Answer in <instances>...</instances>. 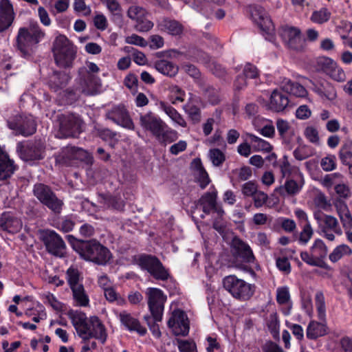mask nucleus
Returning <instances> with one entry per match:
<instances>
[{"mask_svg": "<svg viewBox=\"0 0 352 352\" xmlns=\"http://www.w3.org/2000/svg\"><path fill=\"white\" fill-rule=\"evenodd\" d=\"M352 254L351 248L346 244H341L336 247L329 254V260L336 263L340 260L343 256H349Z\"/></svg>", "mask_w": 352, "mask_h": 352, "instance_id": "obj_42", "label": "nucleus"}, {"mask_svg": "<svg viewBox=\"0 0 352 352\" xmlns=\"http://www.w3.org/2000/svg\"><path fill=\"white\" fill-rule=\"evenodd\" d=\"M60 138L74 137L81 132L82 122L74 114H61L58 116Z\"/></svg>", "mask_w": 352, "mask_h": 352, "instance_id": "obj_11", "label": "nucleus"}, {"mask_svg": "<svg viewBox=\"0 0 352 352\" xmlns=\"http://www.w3.org/2000/svg\"><path fill=\"white\" fill-rule=\"evenodd\" d=\"M305 136L309 141H310L312 143H318L319 142V135L318 130L312 126H307L304 132Z\"/></svg>", "mask_w": 352, "mask_h": 352, "instance_id": "obj_62", "label": "nucleus"}, {"mask_svg": "<svg viewBox=\"0 0 352 352\" xmlns=\"http://www.w3.org/2000/svg\"><path fill=\"white\" fill-rule=\"evenodd\" d=\"M320 165L324 171H331L334 170L336 167V157L334 155H330L322 158Z\"/></svg>", "mask_w": 352, "mask_h": 352, "instance_id": "obj_57", "label": "nucleus"}, {"mask_svg": "<svg viewBox=\"0 0 352 352\" xmlns=\"http://www.w3.org/2000/svg\"><path fill=\"white\" fill-rule=\"evenodd\" d=\"M314 234V230L311 223H305L300 233L298 241L300 243L306 245Z\"/></svg>", "mask_w": 352, "mask_h": 352, "instance_id": "obj_53", "label": "nucleus"}, {"mask_svg": "<svg viewBox=\"0 0 352 352\" xmlns=\"http://www.w3.org/2000/svg\"><path fill=\"white\" fill-rule=\"evenodd\" d=\"M70 289L72 292V296L76 305L79 307H87L89 305V296L85 290L83 285H77Z\"/></svg>", "mask_w": 352, "mask_h": 352, "instance_id": "obj_38", "label": "nucleus"}, {"mask_svg": "<svg viewBox=\"0 0 352 352\" xmlns=\"http://www.w3.org/2000/svg\"><path fill=\"white\" fill-rule=\"evenodd\" d=\"M74 248L82 258L98 265H104L111 258L109 249L96 240L79 241Z\"/></svg>", "mask_w": 352, "mask_h": 352, "instance_id": "obj_3", "label": "nucleus"}, {"mask_svg": "<svg viewBox=\"0 0 352 352\" xmlns=\"http://www.w3.org/2000/svg\"><path fill=\"white\" fill-rule=\"evenodd\" d=\"M43 241L48 252L56 256H64L66 245L60 236L56 232L45 231L43 234Z\"/></svg>", "mask_w": 352, "mask_h": 352, "instance_id": "obj_15", "label": "nucleus"}, {"mask_svg": "<svg viewBox=\"0 0 352 352\" xmlns=\"http://www.w3.org/2000/svg\"><path fill=\"white\" fill-rule=\"evenodd\" d=\"M153 23L146 18H142L140 21L136 22L135 29L137 31L140 32H146L149 31L153 28Z\"/></svg>", "mask_w": 352, "mask_h": 352, "instance_id": "obj_58", "label": "nucleus"}, {"mask_svg": "<svg viewBox=\"0 0 352 352\" xmlns=\"http://www.w3.org/2000/svg\"><path fill=\"white\" fill-rule=\"evenodd\" d=\"M80 75V91L86 95L96 94L100 87L99 78L89 73Z\"/></svg>", "mask_w": 352, "mask_h": 352, "instance_id": "obj_24", "label": "nucleus"}, {"mask_svg": "<svg viewBox=\"0 0 352 352\" xmlns=\"http://www.w3.org/2000/svg\"><path fill=\"white\" fill-rule=\"evenodd\" d=\"M159 108L164 111L175 123L182 127H186L187 123L182 116L173 107L167 103L160 101Z\"/></svg>", "mask_w": 352, "mask_h": 352, "instance_id": "obj_31", "label": "nucleus"}, {"mask_svg": "<svg viewBox=\"0 0 352 352\" xmlns=\"http://www.w3.org/2000/svg\"><path fill=\"white\" fill-rule=\"evenodd\" d=\"M280 170L283 178L302 177V174L296 166H292L286 155L282 158Z\"/></svg>", "mask_w": 352, "mask_h": 352, "instance_id": "obj_33", "label": "nucleus"}, {"mask_svg": "<svg viewBox=\"0 0 352 352\" xmlns=\"http://www.w3.org/2000/svg\"><path fill=\"white\" fill-rule=\"evenodd\" d=\"M314 90L321 98L329 100H333L337 96L335 89L329 83L316 85Z\"/></svg>", "mask_w": 352, "mask_h": 352, "instance_id": "obj_41", "label": "nucleus"}, {"mask_svg": "<svg viewBox=\"0 0 352 352\" xmlns=\"http://www.w3.org/2000/svg\"><path fill=\"white\" fill-rule=\"evenodd\" d=\"M85 0H74V8L75 11L82 13L85 16H89L91 10L89 6L85 3Z\"/></svg>", "mask_w": 352, "mask_h": 352, "instance_id": "obj_61", "label": "nucleus"}, {"mask_svg": "<svg viewBox=\"0 0 352 352\" xmlns=\"http://www.w3.org/2000/svg\"><path fill=\"white\" fill-rule=\"evenodd\" d=\"M330 16L331 12L327 8H322L313 12L311 20L316 23L322 24L328 21Z\"/></svg>", "mask_w": 352, "mask_h": 352, "instance_id": "obj_48", "label": "nucleus"}, {"mask_svg": "<svg viewBox=\"0 0 352 352\" xmlns=\"http://www.w3.org/2000/svg\"><path fill=\"white\" fill-rule=\"evenodd\" d=\"M157 28L172 36H179L183 33L184 26L179 21L168 18H162L157 22Z\"/></svg>", "mask_w": 352, "mask_h": 352, "instance_id": "obj_28", "label": "nucleus"}, {"mask_svg": "<svg viewBox=\"0 0 352 352\" xmlns=\"http://www.w3.org/2000/svg\"><path fill=\"white\" fill-rule=\"evenodd\" d=\"M45 145L41 140H35L26 144L19 143L17 151L24 161L39 160L44 157Z\"/></svg>", "mask_w": 352, "mask_h": 352, "instance_id": "obj_12", "label": "nucleus"}, {"mask_svg": "<svg viewBox=\"0 0 352 352\" xmlns=\"http://www.w3.org/2000/svg\"><path fill=\"white\" fill-rule=\"evenodd\" d=\"M147 14V11L143 7L137 5L131 6L126 12L127 16L135 22L145 18Z\"/></svg>", "mask_w": 352, "mask_h": 352, "instance_id": "obj_45", "label": "nucleus"}, {"mask_svg": "<svg viewBox=\"0 0 352 352\" xmlns=\"http://www.w3.org/2000/svg\"><path fill=\"white\" fill-rule=\"evenodd\" d=\"M320 234L329 241L335 240V234L341 236L342 230L339 224L338 220L333 216L324 214V221L320 226Z\"/></svg>", "mask_w": 352, "mask_h": 352, "instance_id": "obj_21", "label": "nucleus"}, {"mask_svg": "<svg viewBox=\"0 0 352 352\" xmlns=\"http://www.w3.org/2000/svg\"><path fill=\"white\" fill-rule=\"evenodd\" d=\"M118 317L121 323L129 331H137L141 336L146 333V329L141 326L139 320L126 311H121Z\"/></svg>", "mask_w": 352, "mask_h": 352, "instance_id": "obj_27", "label": "nucleus"}, {"mask_svg": "<svg viewBox=\"0 0 352 352\" xmlns=\"http://www.w3.org/2000/svg\"><path fill=\"white\" fill-rule=\"evenodd\" d=\"M22 224L20 220L11 217L3 215L0 219V229L10 233H15L20 230Z\"/></svg>", "mask_w": 352, "mask_h": 352, "instance_id": "obj_35", "label": "nucleus"}, {"mask_svg": "<svg viewBox=\"0 0 352 352\" xmlns=\"http://www.w3.org/2000/svg\"><path fill=\"white\" fill-rule=\"evenodd\" d=\"M316 306L318 311V318L321 321H324L326 316V308L324 296L322 292L318 291L315 296Z\"/></svg>", "mask_w": 352, "mask_h": 352, "instance_id": "obj_46", "label": "nucleus"}, {"mask_svg": "<svg viewBox=\"0 0 352 352\" xmlns=\"http://www.w3.org/2000/svg\"><path fill=\"white\" fill-rule=\"evenodd\" d=\"M217 192H208L199 199V204L202 207L204 213L209 214L216 208Z\"/></svg>", "mask_w": 352, "mask_h": 352, "instance_id": "obj_37", "label": "nucleus"}, {"mask_svg": "<svg viewBox=\"0 0 352 352\" xmlns=\"http://www.w3.org/2000/svg\"><path fill=\"white\" fill-rule=\"evenodd\" d=\"M289 100L287 96L282 91L274 89L267 104V109L276 113L283 112L289 106Z\"/></svg>", "mask_w": 352, "mask_h": 352, "instance_id": "obj_23", "label": "nucleus"}, {"mask_svg": "<svg viewBox=\"0 0 352 352\" xmlns=\"http://www.w3.org/2000/svg\"><path fill=\"white\" fill-rule=\"evenodd\" d=\"M267 326L274 338H279V321L277 314L272 313L267 319Z\"/></svg>", "mask_w": 352, "mask_h": 352, "instance_id": "obj_47", "label": "nucleus"}, {"mask_svg": "<svg viewBox=\"0 0 352 352\" xmlns=\"http://www.w3.org/2000/svg\"><path fill=\"white\" fill-rule=\"evenodd\" d=\"M70 78L65 72H54L50 78L49 85L54 91L62 89L68 83Z\"/></svg>", "mask_w": 352, "mask_h": 352, "instance_id": "obj_36", "label": "nucleus"}, {"mask_svg": "<svg viewBox=\"0 0 352 352\" xmlns=\"http://www.w3.org/2000/svg\"><path fill=\"white\" fill-rule=\"evenodd\" d=\"M10 129L23 136H29L36 131V124L32 116H17L14 120L8 122Z\"/></svg>", "mask_w": 352, "mask_h": 352, "instance_id": "obj_17", "label": "nucleus"}, {"mask_svg": "<svg viewBox=\"0 0 352 352\" xmlns=\"http://www.w3.org/2000/svg\"><path fill=\"white\" fill-rule=\"evenodd\" d=\"M184 109L194 123H198L201 120L200 109L194 105H185Z\"/></svg>", "mask_w": 352, "mask_h": 352, "instance_id": "obj_55", "label": "nucleus"}, {"mask_svg": "<svg viewBox=\"0 0 352 352\" xmlns=\"http://www.w3.org/2000/svg\"><path fill=\"white\" fill-rule=\"evenodd\" d=\"M232 255V266L243 271L248 270V265L254 263L256 258L251 247L238 237H234L231 243Z\"/></svg>", "mask_w": 352, "mask_h": 352, "instance_id": "obj_4", "label": "nucleus"}, {"mask_svg": "<svg viewBox=\"0 0 352 352\" xmlns=\"http://www.w3.org/2000/svg\"><path fill=\"white\" fill-rule=\"evenodd\" d=\"M282 89L283 91L296 97L305 98L307 95V91L302 85L289 79H285L283 80Z\"/></svg>", "mask_w": 352, "mask_h": 352, "instance_id": "obj_30", "label": "nucleus"}, {"mask_svg": "<svg viewBox=\"0 0 352 352\" xmlns=\"http://www.w3.org/2000/svg\"><path fill=\"white\" fill-rule=\"evenodd\" d=\"M159 108L164 111L175 123L182 127H186L187 123L182 116L173 107L167 103L160 101Z\"/></svg>", "mask_w": 352, "mask_h": 352, "instance_id": "obj_32", "label": "nucleus"}, {"mask_svg": "<svg viewBox=\"0 0 352 352\" xmlns=\"http://www.w3.org/2000/svg\"><path fill=\"white\" fill-rule=\"evenodd\" d=\"M327 75L338 82H344L346 80V74L344 70L337 63Z\"/></svg>", "mask_w": 352, "mask_h": 352, "instance_id": "obj_56", "label": "nucleus"}, {"mask_svg": "<svg viewBox=\"0 0 352 352\" xmlns=\"http://www.w3.org/2000/svg\"><path fill=\"white\" fill-rule=\"evenodd\" d=\"M137 263L143 270L146 271L155 280L165 281L170 275L160 260L151 254H141L137 259Z\"/></svg>", "mask_w": 352, "mask_h": 352, "instance_id": "obj_7", "label": "nucleus"}, {"mask_svg": "<svg viewBox=\"0 0 352 352\" xmlns=\"http://www.w3.org/2000/svg\"><path fill=\"white\" fill-rule=\"evenodd\" d=\"M82 276L76 267L71 266L66 271V280L70 288L81 285L82 284Z\"/></svg>", "mask_w": 352, "mask_h": 352, "instance_id": "obj_40", "label": "nucleus"}, {"mask_svg": "<svg viewBox=\"0 0 352 352\" xmlns=\"http://www.w3.org/2000/svg\"><path fill=\"white\" fill-rule=\"evenodd\" d=\"M85 333L82 337L83 340L94 338L100 340L102 343H104L107 338L106 329L97 316H91L89 318L88 327Z\"/></svg>", "mask_w": 352, "mask_h": 352, "instance_id": "obj_18", "label": "nucleus"}, {"mask_svg": "<svg viewBox=\"0 0 352 352\" xmlns=\"http://www.w3.org/2000/svg\"><path fill=\"white\" fill-rule=\"evenodd\" d=\"M169 100L173 104L183 102L185 99L186 93L179 86L176 85H171L168 87Z\"/></svg>", "mask_w": 352, "mask_h": 352, "instance_id": "obj_44", "label": "nucleus"}, {"mask_svg": "<svg viewBox=\"0 0 352 352\" xmlns=\"http://www.w3.org/2000/svg\"><path fill=\"white\" fill-rule=\"evenodd\" d=\"M67 315L71 320L78 335L82 338L89 323V319L86 314L80 311L70 309L67 311Z\"/></svg>", "mask_w": 352, "mask_h": 352, "instance_id": "obj_25", "label": "nucleus"}, {"mask_svg": "<svg viewBox=\"0 0 352 352\" xmlns=\"http://www.w3.org/2000/svg\"><path fill=\"white\" fill-rule=\"evenodd\" d=\"M33 194L37 199L55 214H60L63 201L53 192L52 188L42 183H37L33 187Z\"/></svg>", "mask_w": 352, "mask_h": 352, "instance_id": "obj_8", "label": "nucleus"}, {"mask_svg": "<svg viewBox=\"0 0 352 352\" xmlns=\"http://www.w3.org/2000/svg\"><path fill=\"white\" fill-rule=\"evenodd\" d=\"M247 136L249 138L256 151L270 152L272 149V145L268 142L256 136L255 135L248 133Z\"/></svg>", "mask_w": 352, "mask_h": 352, "instance_id": "obj_43", "label": "nucleus"}, {"mask_svg": "<svg viewBox=\"0 0 352 352\" xmlns=\"http://www.w3.org/2000/svg\"><path fill=\"white\" fill-rule=\"evenodd\" d=\"M168 326L176 336H187L189 333V321L184 311L175 309L168 321Z\"/></svg>", "mask_w": 352, "mask_h": 352, "instance_id": "obj_16", "label": "nucleus"}, {"mask_svg": "<svg viewBox=\"0 0 352 352\" xmlns=\"http://www.w3.org/2000/svg\"><path fill=\"white\" fill-rule=\"evenodd\" d=\"M248 12L252 21L266 34L271 35L274 33V27L267 13L260 6H250Z\"/></svg>", "mask_w": 352, "mask_h": 352, "instance_id": "obj_13", "label": "nucleus"}, {"mask_svg": "<svg viewBox=\"0 0 352 352\" xmlns=\"http://www.w3.org/2000/svg\"><path fill=\"white\" fill-rule=\"evenodd\" d=\"M344 230L352 229V214L348 212L340 214L338 215Z\"/></svg>", "mask_w": 352, "mask_h": 352, "instance_id": "obj_64", "label": "nucleus"}, {"mask_svg": "<svg viewBox=\"0 0 352 352\" xmlns=\"http://www.w3.org/2000/svg\"><path fill=\"white\" fill-rule=\"evenodd\" d=\"M279 35L288 48L296 51H300L304 48L305 41L298 28L283 25L279 29Z\"/></svg>", "mask_w": 352, "mask_h": 352, "instance_id": "obj_10", "label": "nucleus"}, {"mask_svg": "<svg viewBox=\"0 0 352 352\" xmlns=\"http://www.w3.org/2000/svg\"><path fill=\"white\" fill-rule=\"evenodd\" d=\"M336 64L333 60L328 57H321L318 60V66L326 74L330 72Z\"/></svg>", "mask_w": 352, "mask_h": 352, "instance_id": "obj_54", "label": "nucleus"}, {"mask_svg": "<svg viewBox=\"0 0 352 352\" xmlns=\"http://www.w3.org/2000/svg\"><path fill=\"white\" fill-rule=\"evenodd\" d=\"M197 179L199 182L200 187L204 189L210 182L208 173L204 168L200 165L197 168Z\"/></svg>", "mask_w": 352, "mask_h": 352, "instance_id": "obj_59", "label": "nucleus"}, {"mask_svg": "<svg viewBox=\"0 0 352 352\" xmlns=\"http://www.w3.org/2000/svg\"><path fill=\"white\" fill-rule=\"evenodd\" d=\"M327 328L323 322L311 321L307 328V337L311 340H316L318 337H321L327 334Z\"/></svg>", "mask_w": 352, "mask_h": 352, "instance_id": "obj_34", "label": "nucleus"}, {"mask_svg": "<svg viewBox=\"0 0 352 352\" xmlns=\"http://www.w3.org/2000/svg\"><path fill=\"white\" fill-rule=\"evenodd\" d=\"M53 53L56 65L60 67H71L76 58L75 46L64 35L57 36L53 45Z\"/></svg>", "mask_w": 352, "mask_h": 352, "instance_id": "obj_5", "label": "nucleus"}, {"mask_svg": "<svg viewBox=\"0 0 352 352\" xmlns=\"http://www.w3.org/2000/svg\"><path fill=\"white\" fill-rule=\"evenodd\" d=\"M252 197L254 200V205L257 208L262 207L268 199L267 195L261 190H257Z\"/></svg>", "mask_w": 352, "mask_h": 352, "instance_id": "obj_60", "label": "nucleus"}, {"mask_svg": "<svg viewBox=\"0 0 352 352\" xmlns=\"http://www.w3.org/2000/svg\"><path fill=\"white\" fill-rule=\"evenodd\" d=\"M155 69L164 75L175 76L178 72V67L166 60H160L155 63Z\"/></svg>", "mask_w": 352, "mask_h": 352, "instance_id": "obj_39", "label": "nucleus"}, {"mask_svg": "<svg viewBox=\"0 0 352 352\" xmlns=\"http://www.w3.org/2000/svg\"><path fill=\"white\" fill-rule=\"evenodd\" d=\"M223 285L226 290L234 298L239 300H247L254 293L255 287L254 285L246 283L235 275L226 276L223 280Z\"/></svg>", "mask_w": 352, "mask_h": 352, "instance_id": "obj_6", "label": "nucleus"}, {"mask_svg": "<svg viewBox=\"0 0 352 352\" xmlns=\"http://www.w3.org/2000/svg\"><path fill=\"white\" fill-rule=\"evenodd\" d=\"M45 36V32L37 23L20 28L14 46L23 57H30Z\"/></svg>", "mask_w": 352, "mask_h": 352, "instance_id": "obj_1", "label": "nucleus"}, {"mask_svg": "<svg viewBox=\"0 0 352 352\" xmlns=\"http://www.w3.org/2000/svg\"><path fill=\"white\" fill-rule=\"evenodd\" d=\"M208 157L214 166H221L226 160L224 153L218 148L210 149Z\"/></svg>", "mask_w": 352, "mask_h": 352, "instance_id": "obj_49", "label": "nucleus"}, {"mask_svg": "<svg viewBox=\"0 0 352 352\" xmlns=\"http://www.w3.org/2000/svg\"><path fill=\"white\" fill-rule=\"evenodd\" d=\"M146 295L152 318L155 322L162 321L166 296L161 289L155 287L148 288Z\"/></svg>", "mask_w": 352, "mask_h": 352, "instance_id": "obj_9", "label": "nucleus"}, {"mask_svg": "<svg viewBox=\"0 0 352 352\" xmlns=\"http://www.w3.org/2000/svg\"><path fill=\"white\" fill-rule=\"evenodd\" d=\"M179 352H197V345L193 340L177 339Z\"/></svg>", "mask_w": 352, "mask_h": 352, "instance_id": "obj_51", "label": "nucleus"}, {"mask_svg": "<svg viewBox=\"0 0 352 352\" xmlns=\"http://www.w3.org/2000/svg\"><path fill=\"white\" fill-rule=\"evenodd\" d=\"M140 125L146 131H150L155 138L162 143H170L178 138L176 131L168 126L158 116L152 112L141 115Z\"/></svg>", "mask_w": 352, "mask_h": 352, "instance_id": "obj_2", "label": "nucleus"}, {"mask_svg": "<svg viewBox=\"0 0 352 352\" xmlns=\"http://www.w3.org/2000/svg\"><path fill=\"white\" fill-rule=\"evenodd\" d=\"M106 118L124 128L133 130L134 124L129 111L123 104H118L108 109L105 114Z\"/></svg>", "mask_w": 352, "mask_h": 352, "instance_id": "obj_14", "label": "nucleus"}, {"mask_svg": "<svg viewBox=\"0 0 352 352\" xmlns=\"http://www.w3.org/2000/svg\"><path fill=\"white\" fill-rule=\"evenodd\" d=\"M276 301L279 305L289 304L291 301L287 287H280L276 289Z\"/></svg>", "mask_w": 352, "mask_h": 352, "instance_id": "obj_52", "label": "nucleus"}, {"mask_svg": "<svg viewBox=\"0 0 352 352\" xmlns=\"http://www.w3.org/2000/svg\"><path fill=\"white\" fill-rule=\"evenodd\" d=\"M303 186V177L287 178L284 184L276 188L274 191L283 198L292 197L300 193Z\"/></svg>", "mask_w": 352, "mask_h": 352, "instance_id": "obj_19", "label": "nucleus"}, {"mask_svg": "<svg viewBox=\"0 0 352 352\" xmlns=\"http://www.w3.org/2000/svg\"><path fill=\"white\" fill-rule=\"evenodd\" d=\"M276 265L280 271L285 274H289L291 272L290 263L286 257L277 258Z\"/></svg>", "mask_w": 352, "mask_h": 352, "instance_id": "obj_63", "label": "nucleus"}, {"mask_svg": "<svg viewBox=\"0 0 352 352\" xmlns=\"http://www.w3.org/2000/svg\"><path fill=\"white\" fill-rule=\"evenodd\" d=\"M107 9L111 14V20L113 21L121 22L122 20V8L117 0L109 4L107 6Z\"/></svg>", "mask_w": 352, "mask_h": 352, "instance_id": "obj_50", "label": "nucleus"}, {"mask_svg": "<svg viewBox=\"0 0 352 352\" xmlns=\"http://www.w3.org/2000/svg\"><path fill=\"white\" fill-rule=\"evenodd\" d=\"M309 250L312 254V257H314L317 263H319V267L327 269L328 265L325 263L324 258L327 255L328 248L324 241L320 239H316Z\"/></svg>", "mask_w": 352, "mask_h": 352, "instance_id": "obj_26", "label": "nucleus"}, {"mask_svg": "<svg viewBox=\"0 0 352 352\" xmlns=\"http://www.w3.org/2000/svg\"><path fill=\"white\" fill-rule=\"evenodd\" d=\"M15 18L12 4L10 0H0V33L6 31Z\"/></svg>", "mask_w": 352, "mask_h": 352, "instance_id": "obj_22", "label": "nucleus"}, {"mask_svg": "<svg viewBox=\"0 0 352 352\" xmlns=\"http://www.w3.org/2000/svg\"><path fill=\"white\" fill-rule=\"evenodd\" d=\"M87 155V153L82 148L67 146L63 148L58 155L56 160L60 164L67 166H72L74 160H84Z\"/></svg>", "mask_w": 352, "mask_h": 352, "instance_id": "obj_20", "label": "nucleus"}, {"mask_svg": "<svg viewBox=\"0 0 352 352\" xmlns=\"http://www.w3.org/2000/svg\"><path fill=\"white\" fill-rule=\"evenodd\" d=\"M276 128L279 135L283 140L285 144H289L292 140V138L295 135L294 128L289 124V123L283 119H278L276 120Z\"/></svg>", "mask_w": 352, "mask_h": 352, "instance_id": "obj_29", "label": "nucleus"}]
</instances>
